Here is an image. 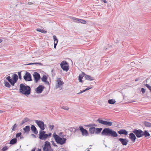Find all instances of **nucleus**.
I'll return each instance as SVG.
<instances>
[{
    "instance_id": "obj_1",
    "label": "nucleus",
    "mask_w": 151,
    "mask_h": 151,
    "mask_svg": "<svg viewBox=\"0 0 151 151\" xmlns=\"http://www.w3.org/2000/svg\"><path fill=\"white\" fill-rule=\"evenodd\" d=\"M102 135L111 136L112 137H117L118 135L116 132L109 128H105L101 132Z\"/></svg>"
},
{
    "instance_id": "obj_2",
    "label": "nucleus",
    "mask_w": 151,
    "mask_h": 151,
    "mask_svg": "<svg viewBox=\"0 0 151 151\" xmlns=\"http://www.w3.org/2000/svg\"><path fill=\"white\" fill-rule=\"evenodd\" d=\"M19 92L26 96H28L30 94L31 88L29 86L21 84L20 85Z\"/></svg>"
},
{
    "instance_id": "obj_3",
    "label": "nucleus",
    "mask_w": 151,
    "mask_h": 151,
    "mask_svg": "<svg viewBox=\"0 0 151 151\" xmlns=\"http://www.w3.org/2000/svg\"><path fill=\"white\" fill-rule=\"evenodd\" d=\"M53 137L55 139V141L58 144L63 145L66 143V139L65 138H62L56 134L55 133L53 134Z\"/></svg>"
},
{
    "instance_id": "obj_4",
    "label": "nucleus",
    "mask_w": 151,
    "mask_h": 151,
    "mask_svg": "<svg viewBox=\"0 0 151 151\" xmlns=\"http://www.w3.org/2000/svg\"><path fill=\"white\" fill-rule=\"evenodd\" d=\"M12 78H11L10 76H8L6 78V79L10 83L11 85L13 86L14 84L16 83L18 79V76L16 74H14L12 76Z\"/></svg>"
},
{
    "instance_id": "obj_5",
    "label": "nucleus",
    "mask_w": 151,
    "mask_h": 151,
    "mask_svg": "<svg viewBox=\"0 0 151 151\" xmlns=\"http://www.w3.org/2000/svg\"><path fill=\"white\" fill-rule=\"evenodd\" d=\"M46 132L44 131H40L39 132V138L42 140H46L51 135V133L45 134Z\"/></svg>"
},
{
    "instance_id": "obj_6",
    "label": "nucleus",
    "mask_w": 151,
    "mask_h": 151,
    "mask_svg": "<svg viewBox=\"0 0 151 151\" xmlns=\"http://www.w3.org/2000/svg\"><path fill=\"white\" fill-rule=\"evenodd\" d=\"M60 66L63 70L67 72L69 70V66L66 61H63L60 64Z\"/></svg>"
},
{
    "instance_id": "obj_7",
    "label": "nucleus",
    "mask_w": 151,
    "mask_h": 151,
    "mask_svg": "<svg viewBox=\"0 0 151 151\" xmlns=\"http://www.w3.org/2000/svg\"><path fill=\"white\" fill-rule=\"evenodd\" d=\"M132 132L134 134L137 138H140L142 137L143 131L141 129H135L132 131Z\"/></svg>"
},
{
    "instance_id": "obj_8",
    "label": "nucleus",
    "mask_w": 151,
    "mask_h": 151,
    "mask_svg": "<svg viewBox=\"0 0 151 151\" xmlns=\"http://www.w3.org/2000/svg\"><path fill=\"white\" fill-rule=\"evenodd\" d=\"M35 122L40 127L41 129V131H43L45 129V124L43 121L40 120H35Z\"/></svg>"
},
{
    "instance_id": "obj_9",
    "label": "nucleus",
    "mask_w": 151,
    "mask_h": 151,
    "mask_svg": "<svg viewBox=\"0 0 151 151\" xmlns=\"http://www.w3.org/2000/svg\"><path fill=\"white\" fill-rule=\"evenodd\" d=\"M97 121L101 124L104 125H106L108 126H111L112 125V122H108L106 121L103 120L99 118L97 119Z\"/></svg>"
},
{
    "instance_id": "obj_10",
    "label": "nucleus",
    "mask_w": 151,
    "mask_h": 151,
    "mask_svg": "<svg viewBox=\"0 0 151 151\" xmlns=\"http://www.w3.org/2000/svg\"><path fill=\"white\" fill-rule=\"evenodd\" d=\"M23 78L26 81H31L32 80L31 74L29 72H26Z\"/></svg>"
},
{
    "instance_id": "obj_11",
    "label": "nucleus",
    "mask_w": 151,
    "mask_h": 151,
    "mask_svg": "<svg viewBox=\"0 0 151 151\" xmlns=\"http://www.w3.org/2000/svg\"><path fill=\"white\" fill-rule=\"evenodd\" d=\"M79 129L81 132L82 133V135L87 136L88 134V131L86 129L83 128L82 126H80L79 127Z\"/></svg>"
},
{
    "instance_id": "obj_12",
    "label": "nucleus",
    "mask_w": 151,
    "mask_h": 151,
    "mask_svg": "<svg viewBox=\"0 0 151 151\" xmlns=\"http://www.w3.org/2000/svg\"><path fill=\"white\" fill-rule=\"evenodd\" d=\"M33 76L34 78L35 82L37 83L40 78V74L37 72H35L34 73Z\"/></svg>"
},
{
    "instance_id": "obj_13",
    "label": "nucleus",
    "mask_w": 151,
    "mask_h": 151,
    "mask_svg": "<svg viewBox=\"0 0 151 151\" xmlns=\"http://www.w3.org/2000/svg\"><path fill=\"white\" fill-rule=\"evenodd\" d=\"M118 141H119L123 145L126 146L128 142V140L126 138H120Z\"/></svg>"
},
{
    "instance_id": "obj_14",
    "label": "nucleus",
    "mask_w": 151,
    "mask_h": 151,
    "mask_svg": "<svg viewBox=\"0 0 151 151\" xmlns=\"http://www.w3.org/2000/svg\"><path fill=\"white\" fill-rule=\"evenodd\" d=\"M44 88V86L42 85H40L36 89L35 91L37 93H40L43 91Z\"/></svg>"
},
{
    "instance_id": "obj_15",
    "label": "nucleus",
    "mask_w": 151,
    "mask_h": 151,
    "mask_svg": "<svg viewBox=\"0 0 151 151\" xmlns=\"http://www.w3.org/2000/svg\"><path fill=\"white\" fill-rule=\"evenodd\" d=\"M129 137L132 141L133 142H135V140L136 139V136L134 134L133 132L132 133H131L129 134Z\"/></svg>"
},
{
    "instance_id": "obj_16",
    "label": "nucleus",
    "mask_w": 151,
    "mask_h": 151,
    "mask_svg": "<svg viewBox=\"0 0 151 151\" xmlns=\"http://www.w3.org/2000/svg\"><path fill=\"white\" fill-rule=\"evenodd\" d=\"M57 85L56 86L57 88H60L61 86L64 84L63 81H61V79L60 78H58L57 80Z\"/></svg>"
},
{
    "instance_id": "obj_17",
    "label": "nucleus",
    "mask_w": 151,
    "mask_h": 151,
    "mask_svg": "<svg viewBox=\"0 0 151 151\" xmlns=\"http://www.w3.org/2000/svg\"><path fill=\"white\" fill-rule=\"evenodd\" d=\"M31 129L32 131L35 134H37L38 132L37 128L34 125H32L31 126Z\"/></svg>"
},
{
    "instance_id": "obj_18",
    "label": "nucleus",
    "mask_w": 151,
    "mask_h": 151,
    "mask_svg": "<svg viewBox=\"0 0 151 151\" xmlns=\"http://www.w3.org/2000/svg\"><path fill=\"white\" fill-rule=\"evenodd\" d=\"M118 133L120 134H124L127 135L128 134L127 132L124 129H122L118 131Z\"/></svg>"
},
{
    "instance_id": "obj_19",
    "label": "nucleus",
    "mask_w": 151,
    "mask_h": 151,
    "mask_svg": "<svg viewBox=\"0 0 151 151\" xmlns=\"http://www.w3.org/2000/svg\"><path fill=\"white\" fill-rule=\"evenodd\" d=\"M25 133L28 134L30 130V127L29 126H26L23 129Z\"/></svg>"
},
{
    "instance_id": "obj_20",
    "label": "nucleus",
    "mask_w": 151,
    "mask_h": 151,
    "mask_svg": "<svg viewBox=\"0 0 151 151\" xmlns=\"http://www.w3.org/2000/svg\"><path fill=\"white\" fill-rule=\"evenodd\" d=\"M84 76H85V78L86 80L91 81H93L94 80V79L93 77H91L88 75L85 74Z\"/></svg>"
},
{
    "instance_id": "obj_21",
    "label": "nucleus",
    "mask_w": 151,
    "mask_h": 151,
    "mask_svg": "<svg viewBox=\"0 0 151 151\" xmlns=\"http://www.w3.org/2000/svg\"><path fill=\"white\" fill-rule=\"evenodd\" d=\"M96 128L94 127H90L89 129V132L90 133L92 134H93L95 131Z\"/></svg>"
},
{
    "instance_id": "obj_22",
    "label": "nucleus",
    "mask_w": 151,
    "mask_h": 151,
    "mask_svg": "<svg viewBox=\"0 0 151 151\" xmlns=\"http://www.w3.org/2000/svg\"><path fill=\"white\" fill-rule=\"evenodd\" d=\"M68 130L70 131V132L75 133L76 132L79 131V129H76L74 127H72L69 128Z\"/></svg>"
},
{
    "instance_id": "obj_23",
    "label": "nucleus",
    "mask_w": 151,
    "mask_h": 151,
    "mask_svg": "<svg viewBox=\"0 0 151 151\" xmlns=\"http://www.w3.org/2000/svg\"><path fill=\"white\" fill-rule=\"evenodd\" d=\"M17 139L16 138H14L12 139L10 141L9 144L12 145H14L17 142Z\"/></svg>"
},
{
    "instance_id": "obj_24",
    "label": "nucleus",
    "mask_w": 151,
    "mask_h": 151,
    "mask_svg": "<svg viewBox=\"0 0 151 151\" xmlns=\"http://www.w3.org/2000/svg\"><path fill=\"white\" fill-rule=\"evenodd\" d=\"M85 75V74L83 72H82V74L79 75L78 76V80L79 82H83L82 79Z\"/></svg>"
},
{
    "instance_id": "obj_25",
    "label": "nucleus",
    "mask_w": 151,
    "mask_h": 151,
    "mask_svg": "<svg viewBox=\"0 0 151 151\" xmlns=\"http://www.w3.org/2000/svg\"><path fill=\"white\" fill-rule=\"evenodd\" d=\"M29 119L28 118L26 117L24 118L20 124V125H22L26 122L29 121Z\"/></svg>"
},
{
    "instance_id": "obj_26",
    "label": "nucleus",
    "mask_w": 151,
    "mask_h": 151,
    "mask_svg": "<svg viewBox=\"0 0 151 151\" xmlns=\"http://www.w3.org/2000/svg\"><path fill=\"white\" fill-rule=\"evenodd\" d=\"M144 136L145 137H147L150 136V134L147 131H145L144 132L143 131L142 137Z\"/></svg>"
},
{
    "instance_id": "obj_27",
    "label": "nucleus",
    "mask_w": 151,
    "mask_h": 151,
    "mask_svg": "<svg viewBox=\"0 0 151 151\" xmlns=\"http://www.w3.org/2000/svg\"><path fill=\"white\" fill-rule=\"evenodd\" d=\"M44 149H45V148L47 147H51V146L50 145V142H48L47 141H46L45 142V144H44Z\"/></svg>"
},
{
    "instance_id": "obj_28",
    "label": "nucleus",
    "mask_w": 151,
    "mask_h": 151,
    "mask_svg": "<svg viewBox=\"0 0 151 151\" xmlns=\"http://www.w3.org/2000/svg\"><path fill=\"white\" fill-rule=\"evenodd\" d=\"M102 129L101 128H96L95 133L96 134H99L101 132V131L102 130Z\"/></svg>"
},
{
    "instance_id": "obj_29",
    "label": "nucleus",
    "mask_w": 151,
    "mask_h": 151,
    "mask_svg": "<svg viewBox=\"0 0 151 151\" xmlns=\"http://www.w3.org/2000/svg\"><path fill=\"white\" fill-rule=\"evenodd\" d=\"M144 124L147 127H151V123L147 122L145 121L144 122Z\"/></svg>"
},
{
    "instance_id": "obj_30",
    "label": "nucleus",
    "mask_w": 151,
    "mask_h": 151,
    "mask_svg": "<svg viewBox=\"0 0 151 151\" xmlns=\"http://www.w3.org/2000/svg\"><path fill=\"white\" fill-rule=\"evenodd\" d=\"M116 102L115 100L114 99H109L108 101V102L109 104H114Z\"/></svg>"
},
{
    "instance_id": "obj_31",
    "label": "nucleus",
    "mask_w": 151,
    "mask_h": 151,
    "mask_svg": "<svg viewBox=\"0 0 151 151\" xmlns=\"http://www.w3.org/2000/svg\"><path fill=\"white\" fill-rule=\"evenodd\" d=\"M44 147H43L42 149V150L43 151H53V150L52 149L50 150L51 148V147H47L45 148V149H44Z\"/></svg>"
},
{
    "instance_id": "obj_32",
    "label": "nucleus",
    "mask_w": 151,
    "mask_h": 151,
    "mask_svg": "<svg viewBox=\"0 0 151 151\" xmlns=\"http://www.w3.org/2000/svg\"><path fill=\"white\" fill-rule=\"evenodd\" d=\"M4 85L6 87L8 88H10L11 87V85L6 81H4Z\"/></svg>"
},
{
    "instance_id": "obj_33",
    "label": "nucleus",
    "mask_w": 151,
    "mask_h": 151,
    "mask_svg": "<svg viewBox=\"0 0 151 151\" xmlns=\"http://www.w3.org/2000/svg\"><path fill=\"white\" fill-rule=\"evenodd\" d=\"M47 78L46 76L44 75L41 78L42 81L43 82H46L47 80Z\"/></svg>"
},
{
    "instance_id": "obj_34",
    "label": "nucleus",
    "mask_w": 151,
    "mask_h": 151,
    "mask_svg": "<svg viewBox=\"0 0 151 151\" xmlns=\"http://www.w3.org/2000/svg\"><path fill=\"white\" fill-rule=\"evenodd\" d=\"M91 87H90L87 88L85 89V90H83V91H81V92H80L78 93V94L84 92H85L86 91H87L88 90L91 89Z\"/></svg>"
},
{
    "instance_id": "obj_35",
    "label": "nucleus",
    "mask_w": 151,
    "mask_h": 151,
    "mask_svg": "<svg viewBox=\"0 0 151 151\" xmlns=\"http://www.w3.org/2000/svg\"><path fill=\"white\" fill-rule=\"evenodd\" d=\"M37 31L43 33H45L47 32L46 31L43 29H37Z\"/></svg>"
},
{
    "instance_id": "obj_36",
    "label": "nucleus",
    "mask_w": 151,
    "mask_h": 151,
    "mask_svg": "<svg viewBox=\"0 0 151 151\" xmlns=\"http://www.w3.org/2000/svg\"><path fill=\"white\" fill-rule=\"evenodd\" d=\"M17 126V125L16 124H15L12 127V131H14L16 130V128Z\"/></svg>"
},
{
    "instance_id": "obj_37",
    "label": "nucleus",
    "mask_w": 151,
    "mask_h": 151,
    "mask_svg": "<svg viewBox=\"0 0 151 151\" xmlns=\"http://www.w3.org/2000/svg\"><path fill=\"white\" fill-rule=\"evenodd\" d=\"M144 85L149 89L150 91V92H151V86L149 84H144Z\"/></svg>"
},
{
    "instance_id": "obj_38",
    "label": "nucleus",
    "mask_w": 151,
    "mask_h": 151,
    "mask_svg": "<svg viewBox=\"0 0 151 151\" xmlns=\"http://www.w3.org/2000/svg\"><path fill=\"white\" fill-rule=\"evenodd\" d=\"M34 64H37V65H42V64L40 63H29L27 65H34Z\"/></svg>"
},
{
    "instance_id": "obj_39",
    "label": "nucleus",
    "mask_w": 151,
    "mask_h": 151,
    "mask_svg": "<svg viewBox=\"0 0 151 151\" xmlns=\"http://www.w3.org/2000/svg\"><path fill=\"white\" fill-rule=\"evenodd\" d=\"M8 149V148L7 146H5L1 150H0V151H6Z\"/></svg>"
},
{
    "instance_id": "obj_40",
    "label": "nucleus",
    "mask_w": 151,
    "mask_h": 151,
    "mask_svg": "<svg viewBox=\"0 0 151 151\" xmlns=\"http://www.w3.org/2000/svg\"><path fill=\"white\" fill-rule=\"evenodd\" d=\"M53 38L54 41V43H55V42H57V41H58V39L56 37L55 35H54L53 36Z\"/></svg>"
},
{
    "instance_id": "obj_41",
    "label": "nucleus",
    "mask_w": 151,
    "mask_h": 151,
    "mask_svg": "<svg viewBox=\"0 0 151 151\" xmlns=\"http://www.w3.org/2000/svg\"><path fill=\"white\" fill-rule=\"evenodd\" d=\"M22 135V133L21 132L17 133L16 135V138H17L21 136Z\"/></svg>"
},
{
    "instance_id": "obj_42",
    "label": "nucleus",
    "mask_w": 151,
    "mask_h": 151,
    "mask_svg": "<svg viewBox=\"0 0 151 151\" xmlns=\"http://www.w3.org/2000/svg\"><path fill=\"white\" fill-rule=\"evenodd\" d=\"M61 108L66 110H68L69 109L68 107L66 106H63L61 107Z\"/></svg>"
},
{
    "instance_id": "obj_43",
    "label": "nucleus",
    "mask_w": 151,
    "mask_h": 151,
    "mask_svg": "<svg viewBox=\"0 0 151 151\" xmlns=\"http://www.w3.org/2000/svg\"><path fill=\"white\" fill-rule=\"evenodd\" d=\"M73 20L78 21V22H80L81 23V21L80 20H81V19H79L75 17H73Z\"/></svg>"
},
{
    "instance_id": "obj_44",
    "label": "nucleus",
    "mask_w": 151,
    "mask_h": 151,
    "mask_svg": "<svg viewBox=\"0 0 151 151\" xmlns=\"http://www.w3.org/2000/svg\"><path fill=\"white\" fill-rule=\"evenodd\" d=\"M146 90L144 88H142L141 89V91L142 94H144Z\"/></svg>"
},
{
    "instance_id": "obj_45",
    "label": "nucleus",
    "mask_w": 151,
    "mask_h": 151,
    "mask_svg": "<svg viewBox=\"0 0 151 151\" xmlns=\"http://www.w3.org/2000/svg\"><path fill=\"white\" fill-rule=\"evenodd\" d=\"M18 75L19 77V78L20 79H22V76L21 75V72H18Z\"/></svg>"
},
{
    "instance_id": "obj_46",
    "label": "nucleus",
    "mask_w": 151,
    "mask_h": 151,
    "mask_svg": "<svg viewBox=\"0 0 151 151\" xmlns=\"http://www.w3.org/2000/svg\"><path fill=\"white\" fill-rule=\"evenodd\" d=\"M81 21V23L83 24H86V22L83 19H81V20H80Z\"/></svg>"
},
{
    "instance_id": "obj_47",
    "label": "nucleus",
    "mask_w": 151,
    "mask_h": 151,
    "mask_svg": "<svg viewBox=\"0 0 151 151\" xmlns=\"http://www.w3.org/2000/svg\"><path fill=\"white\" fill-rule=\"evenodd\" d=\"M54 127V125H50L49 126V128L51 130L53 129Z\"/></svg>"
},
{
    "instance_id": "obj_48",
    "label": "nucleus",
    "mask_w": 151,
    "mask_h": 151,
    "mask_svg": "<svg viewBox=\"0 0 151 151\" xmlns=\"http://www.w3.org/2000/svg\"><path fill=\"white\" fill-rule=\"evenodd\" d=\"M51 142L52 143V144L54 146L56 147H57V145L55 144V143L53 141H51Z\"/></svg>"
},
{
    "instance_id": "obj_49",
    "label": "nucleus",
    "mask_w": 151,
    "mask_h": 151,
    "mask_svg": "<svg viewBox=\"0 0 151 151\" xmlns=\"http://www.w3.org/2000/svg\"><path fill=\"white\" fill-rule=\"evenodd\" d=\"M58 42V41H57V42H55V43H54V48H56V45L57 44Z\"/></svg>"
},
{
    "instance_id": "obj_50",
    "label": "nucleus",
    "mask_w": 151,
    "mask_h": 151,
    "mask_svg": "<svg viewBox=\"0 0 151 151\" xmlns=\"http://www.w3.org/2000/svg\"><path fill=\"white\" fill-rule=\"evenodd\" d=\"M45 82L46 84H47V85H49V82L47 81V80L46 81V82Z\"/></svg>"
},
{
    "instance_id": "obj_51",
    "label": "nucleus",
    "mask_w": 151,
    "mask_h": 151,
    "mask_svg": "<svg viewBox=\"0 0 151 151\" xmlns=\"http://www.w3.org/2000/svg\"><path fill=\"white\" fill-rule=\"evenodd\" d=\"M31 136L34 138H36V136L33 134H32Z\"/></svg>"
},
{
    "instance_id": "obj_52",
    "label": "nucleus",
    "mask_w": 151,
    "mask_h": 151,
    "mask_svg": "<svg viewBox=\"0 0 151 151\" xmlns=\"http://www.w3.org/2000/svg\"><path fill=\"white\" fill-rule=\"evenodd\" d=\"M102 1H103V2L105 3H107V1H106V0H101Z\"/></svg>"
},
{
    "instance_id": "obj_53",
    "label": "nucleus",
    "mask_w": 151,
    "mask_h": 151,
    "mask_svg": "<svg viewBox=\"0 0 151 151\" xmlns=\"http://www.w3.org/2000/svg\"><path fill=\"white\" fill-rule=\"evenodd\" d=\"M35 148H33L31 151H35Z\"/></svg>"
},
{
    "instance_id": "obj_54",
    "label": "nucleus",
    "mask_w": 151,
    "mask_h": 151,
    "mask_svg": "<svg viewBox=\"0 0 151 151\" xmlns=\"http://www.w3.org/2000/svg\"><path fill=\"white\" fill-rule=\"evenodd\" d=\"M28 4H32V2H28Z\"/></svg>"
},
{
    "instance_id": "obj_55",
    "label": "nucleus",
    "mask_w": 151,
    "mask_h": 151,
    "mask_svg": "<svg viewBox=\"0 0 151 151\" xmlns=\"http://www.w3.org/2000/svg\"><path fill=\"white\" fill-rule=\"evenodd\" d=\"M115 42L116 43H118L119 42L117 40H116V41H115Z\"/></svg>"
},
{
    "instance_id": "obj_56",
    "label": "nucleus",
    "mask_w": 151,
    "mask_h": 151,
    "mask_svg": "<svg viewBox=\"0 0 151 151\" xmlns=\"http://www.w3.org/2000/svg\"><path fill=\"white\" fill-rule=\"evenodd\" d=\"M22 138H23V137H22V136H20V139H22Z\"/></svg>"
},
{
    "instance_id": "obj_57",
    "label": "nucleus",
    "mask_w": 151,
    "mask_h": 151,
    "mask_svg": "<svg viewBox=\"0 0 151 151\" xmlns=\"http://www.w3.org/2000/svg\"><path fill=\"white\" fill-rule=\"evenodd\" d=\"M37 151H41V149H38Z\"/></svg>"
},
{
    "instance_id": "obj_58",
    "label": "nucleus",
    "mask_w": 151,
    "mask_h": 151,
    "mask_svg": "<svg viewBox=\"0 0 151 151\" xmlns=\"http://www.w3.org/2000/svg\"><path fill=\"white\" fill-rule=\"evenodd\" d=\"M92 145H89V147H90V148H89L90 149H91V147L92 146Z\"/></svg>"
},
{
    "instance_id": "obj_59",
    "label": "nucleus",
    "mask_w": 151,
    "mask_h": 151,
    "mask_svg": "<svg viewBox=\"0 0 151 151\" xmlns=\"http://www.w3.org/2000/svg\"><path fill=\"white\" fill-rule=\"evenodd\" d=\"M2 40L1 39H0V43L2 42Z\"/></svg>"
},
{
    "instance_id": "obj_60",
    "label": "nucleus",
    "mask_w": 151,
    "mask_h": 151,
    "mask_svg": "<svg viewBox=\"0 0 151 151\" xmlns=\"http://www.w3.org/2000/svg\"><path fill=\"white\" fill-rule=\"evenodd\" d=\"M89 149H90L87 148V151H90V150H89Z\"/></svg>"
},
{
    "instance_id": "obj_61",
    "label": "nucleus",
    "mask_w": 151,
    "mask_h": 151,
    "mask_svg": "<svg viewBox=\"0 0 151 151\" xmlns=\"http://www.w3.org/2000/svg\"><path fill=\"white\" fill-rule=\"evenodd\" d=\"M3 112V111H2L0 110V113H2Z\"/></svg>"
},
{
    "instance_id": "obj_62",
    "label": "nucleus",
    "mask_w": 151,
    "mask_h": 151,
    "mask_svg": "<svg viewBox=\"0 0 151 151\" xmlns=\"http://www.w3.org/2000/svg\"><path fill=\"white\" fill-rule=\"evenodd\" d=\"M93 126H95V124H93Z\"/></svg>"
},
{
    "instance_id": "obj_63",
    "label": "nucleus",
    "mask_w": 151,
    "mask_h": 151,
    "mask_svg": "<svg viewBox=\"0 0 151 151\" xmlns=\"http://www.w3.org/2000/svg\"><path fill=\"white\" fill-rule=\"evenodd\" d=\"M137 80H135V81H137Z\"/></svg>"
}]
</instances>
